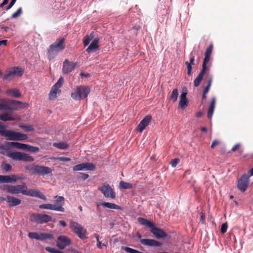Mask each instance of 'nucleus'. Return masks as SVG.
Wrapping results in <instances>:
<instances>
[{
    "label": "nucleus",
    "instance_id": "1",
    "mask_svg": "<svg viewBox=\"0 0 253 253\" xmlns=\"http://www.w3.org/2000/svg\"><path fill=\"white\" fill-rule=\"evenodd\" d=\"M3 190L12 194L21 193L24 195L39 198L44 201L46 200L45 196L39 190L28 189L25 183H23L22 185H5L3 186Z\"/></svg>",
    "mask_w": 253,
    "mask_h": 253
},
{
    "label": "nucleus",
    "instance_id": "2",
    "mask_svg": "<svg viewBox=\"0 0 253 253\" xmlns=\"http://www.w3.org/2000/svg\"><path fill=\"white\" fill-rule=\"evenodd\" d=\"M26 103L8 99H0V111H12L18 108H24Z\"/></svg>",
    "mask_w": 253,
    "mask_h": 253
},
{
    "label": "nucleus",
    "instance_id": "3",
    "mask_svg": "<svg viewBox=\"0 0 253 253\" xmlns=\"http://www.w3.org/2000/svg\"><path fill=\"white\" fill-rule=\"evenodd\" d=\"M25 169L28 170L31 174H38L44 176L52 172V169L49 167L36 165L35 164L26 166Z\"/></svg>",
    "mask_w": 253,
    "mask_h": 253
},
{
    "label": "nucleus",
    "instance_id": "4",
    "mask_svg": "<svg viewBox=\"0 0 253 253\" xmlns=\"http://www.w3.org/2000/svg\"><path fill=\"white\" fill-rule=\"evenodd\" d=\"M90 92L87 86H78L71 93V97L75 100H80L86 97Z\"/></svg>",
    "mask_w": 253,
    "mask_h": 253
},
{
    "label": "nucleus",
    "instance_id": "5",
    "mask_svg": "<svg viewBox=\"0 0 253 253\" xmlns=\"http://www.w3.org/2000/svg\"><path fill=\"white\" fill-rule=\"evenodd\" d=\"M29 219L32 222L42 224L51 221L52 217L45 214L33 213L30 215Z\"/></svg>",
    "mask_w": 253,
    "mask_h": 253
},
{
    "label": "nucleus",
    "instance_id": "6",
    "mask_svg": "<svg viewBox=\"0 0 253 253\" xmlns=\"http://www.w3.org/2000/svg\"><path fill=\"white\" fill-rule=\"evenodd\" d=\"M7 156L15 161L29 162L34 161V158L32 156L20 152H12L9 153Z\"/></svg>",
    "mask_w": 253,
    "mask_h": 253
},
{
    "label": "nucleus",
    "instance_id": "7",
    "mask_svg": "<svg viewBox=\"0 0 253 253\" xmlns=\"http://www.w3.org/2000/svg\"><path fill=\"white\" fill-rule=\"evenodd\" d=\"M70 228L81 239H86V230L78 223L71 221L70 223Z\"/></svg>",
    "mask_w": 253,
    "mask_h": 253
},
{
    "label": "nucleus",
    "instance_id": "8",
    "mask_svg": "<svg viewBox=\"0 0 253 253\" xmlns=\"http://www.w3.org/2000/svg\"><path fill=\"white\" fill-rule=\"evenodd\" d=\"M65 48L64 38L57 39L56 41L51 44L48 50V53L50 55L51 53L58 52L63 50Z\"/></svg>",
    "mask_w": 253,
    "mask_h": 253
},
{
    "label": "nucleus",
    "instance_id": "9",
    "mask_svg": "<svg viewBox=\"0 0 253 253\" xmlns=\"http://www.w3.org/2000/svg\"><path fill=\"white\" fill-rule=\"evenodd\" d=\"M64 82V78L61 77L56 83L51 87L49 93V99L50 100L55 99L57 97V94L61 93V90L60 88L63 84Z\"/></svg>",
    "mask_w": 253,
    "mask_h": 253
},
{
    "label": "nucleus",
    "instance_id": "10",
    "mask_svg": "<svg viewBox=\"0 0 253 253\" xmlns=\"http://www.w3.org/2000/svg\"><path fill=\"white\" fill-rule=\"evenodd\" d=\"M98 190L106 198H111L112 199L116 198L115 192L108 183H104L101 187L98 188Z\"/></svg>",
    "mask_w": 253,
    "mask_h": 253
},
{
    "label": "nucleus",
    "instance_id": "11",
    "mask_svg": "<svg viewBox=\"0 0 253 253\" xmlns=\"http://www.w3.org/2000/svg\"><path fill=\"white\" fill-rule=\"evenodd\" d=\"M74 171L80 170H90L93 171L95 169V166L91 163H84L77 165L73 167Z\"/></svg>",
    "mask_w": 253,
    "mask_h": 253
},
{
    "label": "nucleus",
    "instance_id": "12",
    "mask_svg": "<svg viewBox=\"0 0 253 253\" xmlns=\"http://www.w3.org/2000/svg\"><path fill=\"white\" fill-rule=\"evenodd\" d=\"M4 126H2L0 122V134L6 137L8 140H16L17 132L10 130L4 129Z\"/></svg>",
    "mask_w": 253,
    "mask_h": 253
},
{
    "label": "nucleus",
    "instance_id": "13",
    "mask_svg": "<svg viewBox=\"0 0 253 253\" xmlns=\"http://www.w3.org/2000/svg\"><path fill=\"white\" fill-rule=\"evenodd\" d=\"M137 237L140 239V243L145 246L149 247H161L162 243L154 239H141L142 236L140 234L138 235Z\"/></svg>",
    "mask_w": 253,
    "mask_h": 253
},
{
    "label": "nucleus",
    "instance_id": "14",
    "mask_svg": "<svg viewBox=\"0 0 253 253\" xmlns=\"http://www.w3.org/2000/svg\"><path fill=\"white\" fill-rule=\"evenodd\" d=\"M71 244V240L66 236L61 235L57 238V246L61 250L69 246Z\"/></svg>",
    "mask_w": 253,
    "mask_h": 253
},
{
    "label": "nucleus",
    "instance_id": "15",
    "mask_svg": "<svg viewBox=\"0 0 253 253\" xmlns=\"http://www.w3.org/2000/svg\"><path fill=\"white\" fill-rule=\"evenodd\" d=\"M77 63L70 62L66 59L63 64L62 72L63 74H67L71 72L76 67Z\"/></svg>",
    "mask_w": 253,
    "mask_h": 253
},
{
    "label": "nucleus",
    "instance_id": "16",
    "mask_svg": "<svg viewBox=\"0 0 253 253\" xmlns=\"http://www.w3.org/2000/svg\"><path fill=\"white\" fill-rule=\"evenodd\" d=\"M152 120V116L148 115L140 122L136 127L137 130L141 132L149 125Z\"/></svg>",
    "mask_w": 253,
    "mask_h": 253
},
{
    "label": "nucleus",
    "instance_id": "17",
    "mask_svg": "<svg viewBox=\"0 0 253 253\" xmlns=\"http://www.w3.org/2000/svg\"><path fill=\"white\" fill-rule=\"evenodd\" d=\"M249 184V176L246 175H243L239 179L238 182V188L241 191L244 192Z\"/></svg>",
    "mask_w": 253,
    "mask_h": 253
},
{
    "label": "nucleus",
    "instance_id": "18",
    "mask_svg": "<svg viewBox=\"0 0 253 253\" xmlns=\"http://www.w3.org/2000/svg\"><path fill=\"white\" fill-rule=\"evenodd\" d=\"M150 232L157 239L165 238L168 236V234L163 229L156 227L155 225L151 229Z\"/></svg>",
    "mask_w": 253,
    "mask_h": 253
},
{
    "label": "nucleus",
    "instance_id": "19",
    "mask_svg": "<svg viewBox=\"0 0 253 253\" xmlns=\"http://www.w3.org/2000/svg\"><path fill=\"white\" fill-rule=\"evenodd\" d=\"M39 208L41 209H48L61 212L65 211L64 208L62 207L61 206H56L50 204L41 205L39 206Z\"/></svg>",
    "mask_w": 253,
    "mask_h": 253
},
{
    "label": "nucleus",
    "instance_id": "20",
    "mask_svg": "<svg viewBox=\"0 0 253 253\" xmlns=\"http://www.w3.org/2000/svg\"><path fill=\"white\" fill-rule=\"evenodd\" d=\"M208 70H209V68L208 67L202 65V69L201 71L194 82V84L195 87H197L200 84L203 79L204 76Z\"/></svg>",
    "mask_w": 253,
    "mask_h": 253
},
{
    "label": "nucleus",
    "instance_id": "21",
    "mask_svg": "<svg viewBox=\"0 0 253 253\" xmlns=\"http://www.w3.org/2000/svg\"><path fill=\"white\" fill-rule=\"evenodd\" d=\"M208 70H209V68L208 67L202 65V69L201 71L194 82V84L195 87H197L200 84L203 79L204 76Z\"/></svg>",
    "mask_w": 253,
    "mask_h": 253
},
{
    "label": "nucleus",
    "instance_id": "22",
    "mask_svg": "<svg viewBox=\"0 0 253 253\" xmlns=\"http://www.w3.org/2000/svg\"><path fill=\"white\" fill-rule=\"evenodd\" d=\"M187 94V90L184 91L183 90L180 96V101L179 102V106L182 109H185L188 105V100L186 98Z\"/></svg>",
    "mask_w": 253,
    "mask_h": 253
},
{
    "label": "nucleus",
    "instance_id": "23",
    "mask_svg": "<svg viewBox=\"0 0 253 253\" xmlns=\"http://www.w3.org/2000/svg\"><path fill=\"white\" fill-rule=\"evenodd\" d=\"M17 179H20V178H17L16 175L14 174L11 175H0V182L1 183H14L15 182Z\"/></svg>",
    "mask_w": 253,
    "mask_h": 253
},
{
    "label": "nucleus",
    "instance_id": "24",
    "mask_svg": "<svg viewBox=\"0 0 253 253\" xmlns=\"http://www.w3.org/2000/svg\"><path fill=\"white\" fill-rule=\"evenodd\" d=\"M212 44H210L207 48L205 53V58L204 59L203 63L202 64L203 66L207 67V64L210 61L211 55L212 51Z\"/></svg>",
    "mask_w": 253,
    "mask_h": 253
},
{
    "label": "nucleus",
    "instance_id": "25",
    "mask_svg": "<svg viewBox=\"0 0 253 253\" xmlns=\"http://www.w3.org/2000/svg\"><path fill=\"white\" fill-rule=\"evenodd\" d=\"M21 200L13 196H8L7 204L9 207H13L20 205Z\"/></svg>",
    "mask_w": 253,
    "mask_h": 253
},
{
    "label": "nucleus",
    "instance_id": "26",
    "mask_svg": "<svg viewBox=\"0 0 253 253\" xmlns=\"http://www.w3.org/2000/svg\"><path fill=\"white\" fill-rule=\"evenodd\" d=\"M98 42L99 39L98 38L94 39V40L91 42L89 46L87 48L86 51L88 53L94 52L99 48L98 45Z\"/></svg>",
    "mask_w": 253,
    "mask_h": 253
},
{
    "label": "nucleus",
    "instance_id": "27",
    "mask_svg": "<svg viewBox=\"0 0 253 253\" xmlns=\"http://www.w3.org/2000/svg\"><path fill=\"white\" fill-rule=\"evenodd\" d=\"M215 102H216V98L215 97H213L211 98V102H210V104L209 105V107L208 108V114H207V117L208 118L211 119L212 116L214 109L215 108Z\"/></svg>",
    "mask_w": 253,
    "mask_h": 253
},
{
    "label": "nucleus",
    "instance_id": "28",
    "mask_svg": "<svg viewBox=\"0 0 253 253\" xmlns=\"http://www.w3.org/2000/svg\"><path fill=\"white\" fill-rule=\"evenodd\" d=\"M212 75H208L207 77L205 79V80L204 83V84H207V85L205 87L203 92H205V93H207L211 87L212 82Z\"/></svg>",
    "mask_w": 253,
    "mask_h": 253
},
{
    "label": "nucleus",
    "instance_id": "29",
    "mask_svg": "<svg viewBox=\"0 0 253 253\" xmlns=\"http://www.w3.org/2000/svg\"><path fill=\"white\" fill-rule=\"evenodd\" d=\"M137 221L141 225L150 227L151 229L154 225L153 222L143 217H138L137 218Z\"/></svg>",
    "mask_w": 253,
    "mask_h": 253
},
{
    "label": "nucleus",
    "instance_id": "30",
    "mask_svg": "<svg viewBox=\"0 0 253 253\" xmlns=\"http://www.w3.org/2000/svg\"><path fill=\"white\" fill-rule=\"evenodd\" d=\"M6 93L9 96L16 98H19L21 96V93L19 89L16 88L7 90Z\"/></svg>",
    "mask_w": 253,
    "mask_h": 253
},
{
    "label": "nucleus",
    "instance_id": "31",
    "mask_svg": "<svg viewBox=\"0 0 253 253\" xmlns=\"http://www.w3.org/2000/svg\"><path fill=\"white\" fill-rule=\"evenodd\" d=\"M8 145L11 147L21 150H26L27 147V144L17 142H8Z\"/></svg>",
    "mask_w": 253,
    "mask_h": 253
},
{
    "label": "nucleus",
    "instance_id": "32",
    "mask_svg": "<svg viewBox=\"0 0 253 253\" xmlns=\"http://www.w3.org/2000/svg\"><path fill=\"white\" fill-rule=\"evenodd\" d=\"M101 205L104 208H107L111 209L122 210V208L115 204L111 203L109 202H103Z\"/></svg>",
    "mask_w": 253,
    "mask_h": 253
},
{
    "label": "nucleus",
    "instance_id": "33",
    "mask_svg": "<svg viewBox=\"0 0 253 253\" xmlns=\"http://www.w3.org/2000/svg\"><path fill=\"white\" fill-rule=\"evenodd\" d=\"M0 120L2 121H15L16 119L12 116H10L9 114L8 113H4L3 114H0Z\"/></svg>",
    "mask_w": 253,
    "mask_h": 253
},
{
    "label": "nucleus",
    "instance_id": "34",
    "mask_svg": "<svg viewBox=\"0 0 253 253\" xmlns=\"http://www.w3.org/2000/svg\"><path fill=\"white\" fill-rule=\"evenodd\" d=\"M94 37V32H92L89 35L85 36L83 40L84 44L85 46H87L90 42L93 39Z\"/></svg>",
    "mask_w": 253,
    "mask_h": 253
},
{
    "label": "nucleus",
    "instance_id": "35",
    "mask_svg": "<svg viewBox=\"0 0 253 253\" xmlns=\"http://www.w3.org/2000/svg\"><path fill=\"white\" fill-rule=\"evenodd\" d=\"M53 238V236L51 234L40 233L39 234L38 240L43 241L46 239H51Z\"/></svg>",
    "mask_w": 253,
    "mask_h": 253
},
{
    "label": "nucleus",
    "instance_id": "36",
    "mask_svg": "<svg viewBox=\"0 0 253 253\" xmlns=\"http://www.w3.org/2000/svg\"><path fill=\"white\" fill-rule=\"evenodd\" d=\"M178 96V91L177 88L174 89L172 93H171L170 96H169V99L170 100H172V102H175L177 99Z\"/></svg>",
    "mask_w": 253,
    "mask_h": 253
},
{
    "label": "nucleus",
    "instance_id": "37",
    "mask_svg": "<svg viewBox=\"0 0 253 253\" xmlns=\"http://www.w3.org/2000/svg\"><path fill=\"white\" fill-rule=\"evenodd\" d=\"M119 185L120 188L124 189H130L133 187L132 184L123 181H121L120 182Z\"/></svg>",
    "mask_w": 253,
    "mask_h": 253
},
{
    "label": "nucleus",
    "instance_id": "38",
    "mask_svg": "<svg viewBox=\"0 0 253 253\" xmlns=\"http://www.w3.org/2000/svg\"><path fill=\"white\" fill-rule=\"evenodd\" d=\"M53 146L60 149H66L68 147L66 142L54 143Z\"/></svg>",
    "mask_w": 253,
    "mask_h": 253
},
{
    "label": "nucleus",
    "instance_id": "39",
    "mask_svg": "<svg viewBox=\"0 0 253 253\" xmlns=\"http://www.w3.org/2000/svg\"><path fill=\"white\" fill-rule=\"evenodd\" d=\"M55 203L57 204L56 206H61L63 207V206L65 203V199L63 196H56L55 197Z\"/></svg>",
    "mask_w": 253,
    "mask_h": 253
},
{
    "label": "nucleus",
    "instance_id": "40",
    "mask_svg": "<svg viewBox=\"0 0 253 253\" xmlns=\"http://www.w3.org/2000/svg\"><path fill=\"white\" fill-rule=\"evenodd\" d=\"M28 138V136L26 134L21 133L20 132H17L16 140H24Z\"/></svg>",
    "mask_w": 253,
    "mask_h": 253
},
{
    "label": "nucleus",
    "instance_id": "41",
    "mask_svg": "<svg viewBox=\"0 0 253 253\" xmlns=\"http://www.w3.org/2000/svg\"><path fill=\"white\" fill-rule=\"evenodd\" d=\"M122 249H123V250H124V251H125L126 252H127L128 253H143V252H139L137 250H136L135 249H132V248H130L129 247H123Z\"/></svg>",
    "mask_w": 253,
    "mask_h": 253
},
{
    "label": "nucleus",
    "instance_id": "42",
    "mask_svg": "<svg viewBox=\"0 0 253 253\" xmlns=\"http://www.w3.org/2000/svg\"><path fill=\"white\" fill-rule=\"evenodd\" d=\"M26 150L31 152H38L39 151L40 149L37 147H35L33 146H31L30 145L27 144V147Z\"/></svg>",
    "mask_w": 253,
    "mask_h": 253
},
{
    "label": "nucleus",
    "instance_id": "43",
    "mask_svg": "<svg viewBox=\"0 0 253 253\" xmlns=\"http://www.w3.org/2000/svg\"><path fill=\"white\" fill-rule=\"evenodd\" d=\"M2 169L6 171H9L11 170V166L10 164L5 163H3L1 165Z\"/></svg>",
    "mask_w": 253,
    "mask_h": 253
},
{
    "label": "nucleus",
    "instance_id": "44",
    "mask_svg": "<svg viewBox=\"0 0 253 253\" xmlns=\"http://www.w3.org/2000/svg\"><path fill=\"white\" fill-rule=\"evenodd\" d=\"M14 76V73H13V71H10L3 76V79L5 80H9L13 78Z\"/></svg>",
    "mask_w": 253,
    "mask_h": 253
},
{
    "label": "nucleus",
    "instance_id": "45",
    "mask_svg": "<svg viewBox=\"0 0 253 253\" xmlns=\"http://www.w3.org/2000/svg\"><path fill=\"white\" fill-rule=\"evenodd\" d=\"M13 73H14V75H17L19 76H22L23 73V71L20 67H14L13 70Z\"/></svg>",
    "mask_w": 253,
    "mask_h": 253
},
{
    "label": "nucleus",
    "instance_id": "46",
    "mask_svg": "<svg viewBox=\"0 0 253 253\" xmlns=\"http://www.w3.org/2000/svg\"><path fill=\"white\" fill-rule=\"evenodd\" d=\"M22 8L21 7L19 8L15 12L13 13L12 14L11 18H16L18 17L22 13Z\"/></svg>",
    "mask_w": 253,
    "mask_h": 253
},
{
    "label": "nucleus",
    "instance_id": "47",
    "mask_svg": "<svg viewBox=\"0 0 253 253\" xmlns=\"http://www.w3.org/2000/svg\"><path fill=\"white\" fill-rule=\"evenodd\" d=\"M89 175L88 174L80 172L79 173V175L78 176V178L83 180H85L86 179H87Z\"/></svg>",
    "mask_w": 253,
    "mask_h": 253
},
{
    "label": "nucleus",
    "instance_id": "48",
    "mask_svg": "<svg viewBox=\"0 0 253 253\" xmlns=\"http://www.w3.org/2000/svg\"><path fill=\"white\" fill-rule=\"evenodd\" d=\"M39 233L37 232H29L28 233V237L30 239H35L38 240L39 239Z\"/></svg>",
    "mask_w": 253,
    "mask_h": 253
},
{
    "label": "nucleus",
    "instance_id": "49",
    "mask_svg": "<svg viewBox=\"0 0 253 253\" xmlns=\"http://www.w3.org/2000/svg\"><path fill=\"white\" fill-rule=\"evenodd\" d=\"M45 250L50 253H60V251L57 250L55 249L49 247H46L45 248Z\"/></svg>",
    "mask_w": 253,
    "mask_h": 253
},
{
    "label": "nucleus",
    "instance_id": "50",
    "mask_svg": "<svg viewBox=\"0 0 253 253\" xmlns=\"http://www.w3.org/2000/svg\"><path fill=\"white\" fill-rule=\"evenodd\" d=\"M20 127L24 129L25 131H27V132H29V131H33L34 130V128L32 126H24V125H21L20 126Z\"/></svg>",
    "mask_w": 253,
    "mask_h": 253
},
{
    "label": "nucleus",
    "instance_id": "51",
    "mask_svg": "<svg viewBox=\"0 0 253 253\" xmlns=\"http://www.w3.org/2000/svg\"><path fill=\"white\" fill-rule=\"evenodd\" d=\"M185 65H186L187 68V74H188V75H189V76L191 75V74H192V65H191V64H189L188 62H187V61H186L185 62Z\"/></svg>",
    "mask_w": 253,
    "mask_h": 253
},
{
    "label": "nucleus",
    "instance_id": "52",
    "mask_svg": "<svg viewBox=\"0 0 253 253\" xmlns=\"http://www.w3.org/2000/svg\"><path fill=\"white\" fill-rule=\"evenodd\" d=\"M228 225L227 223H223L221 225L220 231L222 233H225L227 229Z\"/></svg>",
    "mask_w": 253,
    "mask_h": 253
},
{
    "label": "nucleus",
    "instance_id": "53",
    "mask_svg": "<svg viewBox=\"0 0 253 253\" xmlns=\"http://www.w3.org/2000/svg\"><path fill=\"white\" fill-rule=\"evenodd\" d=\"M179 160L178 159H172L170 163L171 167L173 168H175L176 166V165L179 163Z\"/></svg>",
    "mask_w": 253,
    "mask_h": 253
},
{
    "label": "nucleus",
    "instance_id": "54",
    "mask_svg": "<svg viewBox=\"0 0 253 253\" xmlns=\"http://www.w3.org/2000/svg\"><path fill=\"white\" fill-rule=\"evenodd\" d=\"M241 145L240 143H237L231 149V151L233 152H235L237 151V150H239L240 148Z\"/></svg>",
    "mask_w": 253,
    "mask_h": 253
},
{
    "label": "nucleus",
    "instance_id": "55",
    "mask_svg": "<svg viewBox=\"0 0 253 253\" xmlns=\"http://www.w3.org/2000/svg\"><path fill=\"white\" fill-rule=\"evenodd\" d=\"M57 160L61 162H68L71 160L69 158L61 157L57 158Z\"/></svg>",
    "mask_w": 253,
    "mask_h": 253
},
{
    "label": "nucleus",
    "instance_id": "56",
    "mask_svg": "<svg viewBox=\"0 0 253 253\" xmlns=\"http://www.w3.org/2000/svg\"><path fill=\"white\" fill-rule=\"evenodd\" d=\"M218 144H219V141L217 140H216V139L214 140L212 142V144L211 145V148L212 149H214L216 146L218 145Z\"/></svg>",
    "mask_w": 253,
    "mask_h": 253
},
{
    "label": "nucleus",
    "instance_id": "57",
    "mask_svg": "<svg viewBox=\"0 0 253 253\" xmlns=\"http://www.w3.org/2000/svg\"><path fill=\"white\" fill-rule=\"evenodd\" d=\"M194 61H195V57L194 55H193L192 54H191L190 57V62H188V63L191 65H194Z\"/></svg>",
    "mask_w": 253,
    "mask_h": 253
},
{
    "label": "nucleus",
    "instance_id": "58",
    "mask_svg": "<svg viewBox=\"0 0 253 253\" xmlns=\"http://www.w3.org/2000/svg\"><path fill=\"white\" fill-rule=\"evenodd\" d=\"M16 1V0H11L9 5L7 7L6 10H9V9H10L12 7V6L14 4Z\"/></svg>",
    "mask_w": 253,
    "mask_h": 253
},
{
    "label": "nucleus",
    "instance_id": "59",
    "mask_svg": "<svg viewBox=\"0 0 253 253\" xmlns=\"http://www.w3.org/2000/svg\"><path fill=\"white\" fill-rule=\"evenodd\" d=\"M205 219V215L203 212H201V216H200V221L202 222V223H203V224L204 223Z\"/></svg>",
    "mask_w": 253,
    "mask_h": 253
},
{
    "label": "nucleus",
    "instance_id": "60",
    "mask_svg": "<svg viewBox=\"0 0 253 253\" xmlns=\"http://www.w3.org/2000/svg\"><path fill=\"white\" fill-rule=\"evenodd\" d=\"M7 199H8V196L6 197H0V202L6 201V202L7 203Z\"/></svg>",
    "mask_w": 253,
    "mask_h": 253
},
{
    "label": "nucleus",
    "instance_id": "61",
    "mask_svg": "<svg viewBox=\"0 0 253 253\" xmlns=\"http://www.w3.org/2000/svg\"><path fill=\"white\" fill-rule=\"evenodd\" d=\"M59 224L61 226H63V227H65L67 226V224H66V222L64 221H63V220H60Z\"/></svg>",
    "mask_w": 253,
    "mask_h": 253
},
{
    "label": "nucleus",
    "instance_id": "62",
    "mask_svg": "<svg viewBox=\"0 0 253 253\" xmlns=\"http://www.w3.org/2000/svg\"><path fill=\"white\" fill-rule=\"evenodd\" d=\"M7 41L6 40L0 41V46L2 44L6 45Z\"/></svg>",
    "mask_w": 253,
    "mask_h": 253
},
{
    "label": "nucleus",
    "instance_id": "63",
    "mask_svg": "<svg viewBox=\"0 0 253 253\" xmlns=\"http://www.w3.org/2000/svg\"><path fill=\"white\" fill-rule=\"evenodd\" d=\"M97 247L99 249H101L102 245L101 242L99 241L97 242Z\"/></svg>",
    "mask_w": 253,
    "mask_h": 253
},
{
    "label": "nucleus",
    "instance_id": "64",
    "mask_svg": "<svg viewBox=\"0 0 253 253\" xmlns=\"http://www.w3.org/2000/svg\"><path fill=\"white\" fill-rule=\"evenodd\" d=\"M250 176H252L253 175V168L249 171V172Z\"/></svg>",
    "mask_w": 253,
    "mask_h": 253
}]
</instances>
